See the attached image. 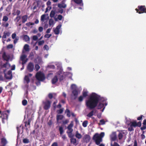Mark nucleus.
Instances as JSON below:
<instances>
[{
  "instance_id": "obj_1",
  "label": "nucleus",
  "mask_w": 146,
  "mask_h": 146,
  "mask_svg": "<svg viewBox=\"0 0 146 146\" xmlns=\"http://www.w3.org/2000/svg\"><path fill=\"white\" fill-rule=\"evenodd\" d=\"M100 100L99 96L95 93H92L89 99L86 101V106L90 109H93L97 106Z\"/></svg>"
},
{
  "instance_id": "obj_2",
  "label": "nucleus",
  "mask_w": 146,
  "mask_h": 146,
  "mask_svg": "<svg viewBox=\"0 0 146 146\" xmlns=\"http://www.w3.org/2000/svg\"><path fill=\"white\" fill-rule=\"evenodd\" d=\"M130 123V126L128 129V131H133L134 130L133 127H135L137 126L140 127L141 125V123L140 121H138L137 123L136 121H131Z\"/></svg>"
},
{
  "instance_id": "obj_3",
  "label": "nucleus",
  "mask_w": 146,
  "mask_h": 146,
  "mask_svg": "<svg viewBox=\"0 0 146 146\" xmlns=\"http://www.w3.org/2000/svg\"><path fill=\"white\" fill-rule=\"evenodd\" d=\"M92 139L95 142L96 144L99 145L102 141V139L100 138L98 136V133H95L93 136Z\"/></svg>"
},
{
  "instance_id": "obj_4",
  "label": "nucleus",
  "mask_w": 146,
  "mask_h": 146,
  "mask_svg": "<svg viewBox=\"0 0 146 146\" xmlns=\"http://www.w3.org/2000/svg\"><path fill=\"white\" fill-rule=\"evenodd\" d=\"M35 77L37 80L39 81H43L45 79L44 74L41 72H37L35 75Z\"/></svg>"
},
{
  "instance_id": "obj_5",
  "label": "nucleus",
  "mask_w": 146,
  "mask_h": 146,
  "mask_svg": "<svg viewBox=\"0 0 146 146\" xmlns=\"http://www.w3.org/2000/svg\"><path fill=\"white\" fill-rule=\"evenodd\" d=\"M135 10L139 14L146 13V8L145 5L139 6L138 9L136 8Z\"/></svg>"
},
{
  "instance_id": "obj_6",
  "label": "nucleus",
  "mask_w": 146,
  "mask_h": 146,
  "mask_svg": "<svg viewBox=\"0 0 146 146\" xmlns=\"http://www.w3.org/2000/svg\"><path fill=\"white\" fill-rule=\"evenodd\" d=\"M51 104V102L49 100H47L46 101L43 102L44 109L47 110L49 109L50 107Z\"/></svg>"
},
{
  "instance_id": "obj_7",
  "label": "nucleus",
  "mask_w": 146,
  "mask_h": 146,
  "mask_svg": "<svg viewBox=\"0 0 146 146\" xmlns=\"http://www.w3.org/2000/svg\"><path fill=\"white\" fill-rule=\"evenodd\" d=\"M27 69L29 72H33L34 69V64L32 62H29L27 66Z\"/></svg>"
},
{
  "instance_id": "obj_8",
  "label": "nucleus",
  "mask_w": 146,
  "mask_h": 146,
  "mask_svg": "<svg viewBox=\"0 0 146 146\" xmlns=\"http://www.w3.org/2000/svg\"><path fill=\"white\" fill-rule=\"evenodd\" d=\"M27 56L25 54L22 55L20 58V60L22 61V64L24 65L27 61L28 59L27 58Z\"/></svg>"
},
{
  "instance_id": "obj_9",
  "label": "nucleus",
  "mask_w": 146,
  "mask_h": 146,
  "mask_svg": "<svg viewBox=\"0 0 146 146\" xmlns=\"http://www.w3.org/2000/svg\"><path fill=\"white\" fill-rule=\"evenodd\" d=\"M2 57L4 60L9 62L10 58V56L9 55H7L5 52H4L2 55Z\"/></svg>"
},
{
  "instance_id": "obj_10",
  "label": "nucleus",
  "mask_w": 146,
  "mask_h": 146,
  "mask_svg": "<svg viewBox=\"0 0 146 146\" xmlns=\"http://www.w3.org/2000/svg\"><path fill=\"white\" fill-rule=\"evenodd\" d=\"M61 27V25L60 24L57 26L56 28L54 30V32L56 35H58L59 33V29H60Z\"/></svg>"
},
{
  "instance_id": "obj_11",
  "label": "nucleus",
  "mask_w": 146,
  "mask_h": 146,
  "mask_svg": "<svg viewBox=\"0 0 146 146\" xmlns=\"http://www.w3.org/2000/svg\"><path fill=\"white\" fill-rule=\"evenodd\" d=\"M90 136L87 134L85 135L84 137V140L86 143H88L90 141Z\"/></svg>"
},
{
  "instance_id": "obj_12",
  "label": "nucleus",
  "mask_w": 146,
  "mask_h": 146,
  "mask_svg": "<svg viewBox=\"0 0 146 146\" xmlns=\"http://www.w3.org/2000/svg\"><path fill=\"white\" fill-rule=\"evenodd\" d=\"M8 116V114L6 113V112H4L1 114V117H2V118H3V119H5L6 120H7Z\"/></svg>"
},
{
  "instance_id": "obj_13",
  "label": "nucleus",
  "mask_w": 146,
  "mask_h": 146,
  "mask_svg": "<svg viewBox=\"0 0 146 146\" xmlns=\"http://www.w3.org/2000/svg\"><path fill=\"white\" fill-rule=\"evenodd\" d=\"M8 62H7L3 64H0V66L1 68H7V66L8 65L9 67L10 66V64Z\"/></svg>"
},
{
  "instance_id": "obj_14",
  "label": "nucleus",
  "mask_w": 146,
  "mask_h": 146,
  "mask_svg": "<svg viewBox=\"0 0 146 146\" xmlns=\"http://www.w3.org/2000/svg\"><path fill=\"white\" fill-rule=\"evenodd\" d=\"M7 74L9 75V76H7L6 77V79H11L12 78V72L11 70L8 71Z\"/></svg>"
},
{
  "instance_id": "obj_15",
  "label": "nucleus",
  "mask_w": 146,
  "mask_h": 146,
  "mask_svg": "<svg viewBox=\"0 0 146 146\" xmlns=\"http://www.w3.org/2000/svg\"><path fill=\"white\" fill-rule=\"evenodd\" d=\"M72 94H73L74 96V99H75L78 95V91L76 89L73 90L72 91Z\"/></svg>"
},
{
  "instance_id": "obj_16",
  "label": "nucleus",
  "mask_w": 146,
  "mask_h": 146,
  "mask_svg": "<svg viewBox=\"0 0 146 146\" xmlns=\"http://www.w3.org/2000/svg\"><path fill=\"white\" fill-rule=\"evenodd\" d=\"M143 127L140 128L141 130H145L146 129V119H145L143 120Z\"/></svg>"
},
{
  "instance_id": "obj_17",
  "label": "nucleus",
  "mask_w": 146,
  "mask_h": 146,
  "mask_svg": "<svg viewBox=\"0 0 146 146\" xmlns=\"http://www.w3.org/2000/svg\"><path fill=\"white\" fill-rule=\"evenodd\" d=\"M58 81V78L56 76H55L52 79V84H55Z\"/></svg>"
},
{
  "instance_id": "obj_18",
  "label": "nucleus",
  "mask_w": 146,
  "mask_h": 146,
  "mask_svg": "<svg viewBox=\"0 0 146 146\" xmlns=\"http://www.w3.org/2000/svg\"><path fill=\"white\" fill-rule=\"evenodd\" d=\"M27 15H24L22 17V22L24 23L27 21Z\"/></svg>"
},
{
  "instance_id": "obj_19",
  "label": "nucleus",
  "mask_w": 146,
  "mask_h": 146,
  "mask_svg": "<svg viewBox=\"0 0 146 146\" xmlns=\"http://www.w3.org/2000/svg\"><path fill=\"white\" fill-rule=\"evenodd\" d=\"M58 7L60 8H65L66 7V4L63 3L62 1V3L58 4Z\"/></svg>"
},
{
  "instance_id": "obj_20",
  "label": "nucleus",
  "mask_w": 146,
  "mask_h": 146,
  "mask_svg": "<svg viewBox=\"0 0 146 146\" xmlns=\"http://www.w3.org/2000/svg\"><path fill=\"white\" fill-rule=\"evenodd\" d=\"M1 143L3 145L2 146H5L7 143V141L6 139L4 138H2L1 139Z\"/></svg>"
},
{
  "instance_id": "obj_21",
  "label": "nucleus",
  "mask_w": 146,
  "mask_h": 146,
  "mask_svg": "<svg viewBox=\"0 0 146 146\" xmlns=\"http://www.w3.org/2000/svg\"><path fill=\"white\" fill-rule=\"evenodd\" d=\"M64 117V116L62 115H57L56 116V120L57 121H58L59 120H62L63 119Z\"/></svg>"
},
{
  "instance_id": "obj_22",
  "label": "nucleus",
  "mask_w": 146,
  "mask_h": 146,
  "mask_svg": "<svg viewBox=\"0 0 146 146\" xmlns=\"http://www.w3.org/2000/svg\"><path fill=\"white\" fill-rule=\"evenodd\" d=\"M23 39L26 42L29 41L30 40V38L27 35H24L23 36Z\"/></svg>"
},
{
  "instance_id": "obj_23",
  "label": "nucleus",
  "mask_w": 146,
  "mask_h": 146,
  "mask_svg": "<svg viewBox=\"0 0 146 146\" xmlns=\"http://www.w3.org/2000/svg\"><path fill=\"white\" fill-rule=\"evenodd\" d=\"M31 121V120L30 119H29L27 121H25L24 122L25 123V126L26 127H27V125H29V126H30V123Z\"/></svg>"
},
{
  "instance_id": "obj_24",
  "label": "nucleus",
  "mask_w": 146,
  "mask_h": 146,
  "mask_svg": "<svg viewBox=\"0 0 146 146\" xmlns=\"http://www.w3.org/2000/svg\"><path fill=\"white\" fill-rule=\"evenodd\" d=\"M76 137L78 139H80L82 137V135L78 133V131H76V133L75 135Z\"/></svg>"
},
{
  "instance_id": "obj_25",
  "label": "nucleus",
  "mask_w": 146,
  "mask_h": 146,
  "mask_svg": "<svg viewBox=\"0 0 146 146\" xmlns=\"http://www.w3.org/2000/svg\"><path fill=\"white\" fill-rule=\"evenodd\" d=\"M24 48L26 51H28L29 50V46L27 44H25L24 45Z\"/></svg>"
},
{
  "instance_id": "obj_26",
  "label": "nucleus",
  "mask_w": 146,
  "mask_h": 146,
  "mask_svg": "<svg viewBox=\"0 0 146 146\" xmlns=\"http://www.w3.org/2000/svg\"><path fill=\"white\" fill-rule=\"evenodd\" d=\"M70 143L73 144H75L76 142V139L72 138L70 139Z\"/></svg>"
},
{
  "instance_id": "obj_27",
  "label": "nucleus",
  "mask_w": 146,
  "mask_h": 146,
  "mask_svg": "<svg viewBox=\"0 0 146 146\" xmlns=\"http://www.w3.org/2000/svg\"><path fill=\"white\" fill-rule=\"evenodd\" d=\"M24 80L26 82L27 84H28L30 81L29 78V76H25V78Z\"/></svg>"
},
{
  "instance_id": "obj_28",
  "label": "nucleus",
  "mask_w": 146,
  "mask_h": 146,
  "mask_svg": "<svg viewBox=\"0 0 146 146\" xmlns=\"http://www.w3.org/2000/svg\"><path fill=\"white\" fill-rule=\"evenodd\" d=\"M104 106V104L101 103H99L97 107V108L98 109H100L102 108Z\"/></svg>"
},
{
  "instance_id": "obj_29",
  "label": "nucleus",
  "mask_w": 146,
  "mask_h": 146,
  "mask_svg": "<svg viewBox=\"0 0 146 146\" xmlns=\"http://www.w3.org/2000/svg\"><path fill=\"white\" fill-rule=\"evenodd\" d=\"M55 13L54 11L52 10L50 12V16L51 18L53 17L54 16Z\"/></svg>"
},
{
  "instance_id": "obj_30",
  "label": "nucleus",
  "mask_w": 146,
  "mask_h": 146,
  "mask_svg": "<svg viewBox=\"0 0 146 146\" xmlns=\"http://www.w3.org/2000/svg\"><path fill=\"white\" fill-rule=\"evenodd\" d=\"M94 111L93 110H92L87 115V116L89 117H91L94 115Z\"/></svg>"
},
{
  "instance_id": "obj_31",
  "label": "nucleus",
  "mask_w": 146,
  "mask_h": 146,
  "mask_svg": "<svg viewBox=\"0 0 146 146\" xmlns=\"http://www.w3.org/2000/svg\"><path fill=\"white\" fill-rule=\"evenodd\" d=\"M59 131H60V135H62L63 133L64 132L63 128L62 127H59Z\"/></svg>"
},
{
  "instance_id": "obj_32",
  "label": "nucleus",
  "mask_w": 146,
  "mask_h": 146,
  "mask_svg": "<svg viewBox=\"0 0 146 146\" xmlns=\"http://www.w3.org/2000/svg\"><path fill=\"white\" fill-rule=\"evenodd\" d=\"M65 113H67V115L68 117H70V112L69 110L66 109L65 111Z\"/></svg>"
},
{
  "instance_id": "obj_33",
  "label": "nucleus",
  "mask_w": 146,
  "mask_h": 146,
  "mask_svg": "<svg viewBox=\"0 0 146 146\" xmlns=\"http://www.w3.org/2000/svg\"><path fill=\"white\" fill-rule=\"evenodd\" d=\"M73 1L75 3L78 4H81L82 3V0H73Z\"/></svg>"
},
{
  "instance_id": "obj_34",
  "label": "nucleus",
  "mask_w": 146,
  "mask_h": 146,
  "mask_svg": "<svg viewBox=\"0 0 146 146\" xmlns=\"http://www.w3.org/2000/svg\"><path fill=\"white\" fill-rule=\"evenodd\" d=\"M27 101L26 100L24 99L22 101V104L24 106H26L27 104Z\"/></svg>"
},
{
  "instance_id": "obj_35",
  "label": "nucleus",
  "mask_w": 146,
  "mask_h": 146,
  "mask_svg": "<svg viewBox=\"0 0 146 146\" xmlns=\"http://www.w3.org/2000/svg\"><path fill=\"white\" fill-rule=\"evenodd\" d=\"M46 15L45 14L42 15L41 17V21L44 22L46 19Z\"/></svg>"
},
{
  "instance_id": "obj_36",
  "label": "nucleus",
  "mask_w": 146,
  "mask_h": 146,
  "mask_svg": "<svg viewBox=\"0 0 146 146\" xmlns=\"http://www.w3.org/2000/svg\"><path fill=\"white\" fill-rule=\"evenodd\" d=\"M21 19V16H17L16 18L14 19L15 21H16L17 22H18Z\"/></svg>"
},
{
  "instance_id": "obj_37",
  "label": "nucleus",
  "mask_w": 146,
  "mask_h": 146,
  "mask_svg": "<svg viewBox=\"0 0 146 146\" xmlns=\"http://www.w3.org/2000/svg\"><path fill=\"white\" fill-rule=\"evenodd\" d=\"M88 123V121L87 120L85 121L82 123V126L84 127H86L87 126Z\"/></svg>"
},
{
  "instance_id": "obj_38",
  "label": "nucleus",
  "mask_w": 146,
  "mask_h": 146,
  "mask_svg": "<svg viewBox=\"0 0 146 146\" xmlns=\"http://www.w3.org/2000/svg\"><path fill=\"white\" fill-rule=\"evenodd\" d=\"M59 76H58L59 79L60 81H61L62 80L64 79V76L63 75H60L59 74Z\"/></svg>"
},
{
  "instance_id": "obj_39",
  "label": "nucleus",
  "mask_w": 146,
  "mask_h": 146,
  "mask_svg": "<svg viewBox=\"0 0 146 146\" xmlns=\"http://www.w3.org/2000/svg\"><path fill=\"white\" fill-rule=\"evenodd\" d=\"M123 134L121 133H119L118 137L119 139L121 140V139L123 137Z\"/></svg>"
},
{
  "instance_id": "obj_40",
  "label": "nucleus",
  "mask_w": 146,
  "mask_h": 146,
  "mask_svg": "<svg viewBox=\"0 0 146 146\" xmlns=\"http://www.w3.org/2000/svg\"><path fill=\"white\" fill-rule=\"evenodd\" d=\"M8 20V17L6 16H4L3 17V19H2V20L3 21H4L5 22L7 21Z\"/></svg>"
},
{
  "instance_id": "obj_41",
  "label": "nucleus",
  "mask_w": 146,
  "mask_h": 146,
  "mask_svg": "<svg viewBox=\"0 0 146 146\" xmlns=\"http://www.w3.org/2000/svg\"><path fill=\"white\" fill-rule=\"evenodd\" d=\"M63 111V108L60 109L57 111V113L58 114L62 113Z\"/></svg>"
},
{
  "instance_id": "obj_42",
  "label": "nucleus",
  "mask_w": 146,
  "mask_h": 146,
  "mask_svg": "<svg viewBox=\"0 0 146 146\" xmlns=\"http://www.w3.org/2000/svg\"><path fill=\"white\" fill-rule=\"evenodd\" d=\"M105 135L104 133V132H102L100 134H98L99 136L102 139V138Z\"/></svg>"
},
{
  "instance_id": "obj_43",
  "label": "nucleus",
  "mask_w": 146,
  "mask_h": 146,
  "mask_svg": "<svg viewBox=\"0 0 146 146\" xmlns=\"http://www.w3.org/2000/svg\"><path fill=\"white\" fill-rule=\"evenodd\" d=\"M23 142L25 143H27L29 142V140L27 138H25L23 139Z\"/></svg>"
},
{
  "instance_id": "obj_44",
  "label": "nucleus",
  "mask_w": 146,
  "mask_h": 146,
  "mask_svg": "<svg viewBox=\"0 0 146 146\" xmlns=\"http://www.w3.org/2000/svg\"><path fill=\"white\" fill-rule=\"evenodd\" d=\"M35 68L36 69V71H37L40 68V67L38 64H36L35 65Z\"/></svg>"
},
{
  "instance_id": "obj_45",
  "label": "nucleus",
  "mask_w": 146,
  "mask_h": 146,
  "mask_svg": "<svg viewBox=\"0 0 146 146\" xmlns=\"http://www.w3.org/2000/svg\"><path fill=\"white\" fill-rule=\"evenodd\" d=\"M21 126H20L19 127H17L18 135L19 134L21 133Z\"/></svg>"
},
{
  "instance_id": "obj_46",
  "label": "nucleus",
  "mask_w": 146,
  "mask_h": 146,
  "mask_svg": "<svg viewBox=\"0 0 146 146\" xmlns=\"http://www.w3.org/2000/svg\"><path fill=\"white\" fill-rule=\"evenodd\" d=\"M35 24L33 23L29 22L26 24V25L27 26L29 27L30 25H34Z\"/></svg>"
},
{
  "instance_id": "obj_47",
  "label": "nucleus",
  "mask_w": 146,
  "mask_h": 146,
  "mask_svg": "<svg viewBox=\"0 0 146 146\" xmlns=\"http://www.w3.org/2000/svg\"><path fill=\"white\" fill-rule=\"evenodd\" d=\"M73 126V124L72 122H71L70 124L68 126L67 129H72V128Z\"/></svg>"
},
{
  "instance_id": "obj_48",
  "label": "nucleus",
  "mask_w": 146,
  "mask_h": 146,
  "mask_svg": "<svg viewBox=\"0 0 146 146\" xmlns=\"http://www.w3.org/2000/svg\"><path fill=\"white\" fill-rule=\"evenodd\" d=\"M111 146H120V145L117 143L114 142L113 144L112 143H111Z\"/></svg>"
},
{
  "instance_id": "obj_49",
  "label": "nucleus",
  "mask_w": 146,
  "mask_h": 146,
  "mask_svg": "<svg viewBox=\"0 0 146 146\" xmlns=\"http://www.w3.org/2000/svg\"><path fill=\"white\" fill-rule=\"evenodd\" d=\"M42 3L40 1H38L36 2L37 6L39 7H40V5Z\"/></svg>"
},
{
  "instance_id": "obj_50",
  "label": "nucleus",
  "mask_w": 146,
  "mask_h": 146,
  "mask_svg": "<svg viewBox=\"0 0 146 146\" xmlns=\"http://www.w3.org/2000/svg\"><path fill=\"white\" fill-rule=\"evenodd\" d=\"M67 133L68 134V137L70 139L73 137L74 135L72 134V133Z\"/></svg>"
},
{
  "instance_id": "obj_51",
  "label": "nucleus",
  "mask_w": 146,
  "mask_h": 146,
  "mask_svg": "<svg viewBox=\"0 0 146 146\" xmlns=\"http://www.w3.org/2000/svg\"><path fill=\"white\" fill-rule=\"evenodd\" d=\"M52 36V35L51 34H46L44 35V37L45 38H50L51 36Z\"/></svg>"
},
{
  "instance_id": "obj_52",
  "label": "nucleus",
  "mask_w": 146,
  "mask_h": 146,
  "mask_svg": "<svg viewBox=\"0 0 146 146\" xmlns=\"http://www.w3.org/2000/svg\"><path fill=\"white\" fill-rule=\"evenodd\" d=\"M83 97H86L88 96V92L86 91L83 92L82 93Z\"/></svg>"
},
{
  "instance_id": "obj_53",
  "label": "nucleus",
  "mask_w": 146,
  "mask_h": 146,
  "mask_svg": "<svg viewBox=\"0 0 146 146\" xmlns=\"http://www.w3.org/2000/svg\"><path fill=\"white\" fill-rule=\"evenodd\" d=\"M54 21L53 19H50L49 22V24L50 25H51L53 24Z\"/></svg>"
},
{
  "instance_id": "obj_54",
  "label": "nucleus",
  "mask_w": 146,
  "mask_h": 146,
  "mask_svg": "<svg viewBox=\"0 0 146 146\" xmlns=\"http://www.w3.org/2000/svg\"><path fill=\"white\" fill-rule=\"evenodd\" d=\"M44 42V40L39 41L38 42V45L40 46L43 44Z\"/></svg>"
},
{
  "instance_id": "obj_55",
  "label": "nucleus",
  "mask_w": 146,
  "mask_h": 146,
  "mask_svg": "<svg viewBox=\"0 0 146 146\" xmlns=\"http://www.w3.org/2000/svg\"><path fill=\"white\" fill-rule=\"evenodd\" d=\"M68 130L66 131L67 133H72L73 131V129H67Z\"/></svg>"
},
{
  "instance_id": "obj_56",
  "label": "nucleus",
  "mask_w": 146,
  "mask_h": 146,
  "mask_svg": "<svg viewBox=\"0 0 146 146\" xmlns=\"http://www.w3.org/2000/svg\"><path fill=\"white\" fill-rule=\"evenodd\" d=\"M38 37L37 35H34L33 36V39L35 41H36L38 40Z\"/></svg>"
},
{
  "instance_id": "obj_57",
  "label": "nucleus",
  "mask_w": 146,
  "mask_h": 146,
  "mask_svg": "<svg viewBox=\"0 0 146 146\" xmlns=\"http://www.w3.org/2000/svg\"><path fill=\"white\" fill-rule=\"evenodd\" d=\"M7 47L8 49L12 48L13 47V45L12 44H9L7 46Z\"/></svg>"
},
{
  "instance_id": "obj_58",
  "label": "nucleus",
  "mask_w": 146,
  "mask_h": 146,
  "mask_svg": "<svg viewBox=\"0 0 146 146\" xmlns=\"http://www.w3.org/2000/svg\"><path fill=\"white\" fill-rule=\"evenodd\" d=\"M117 138V137L116 135H114L111 137V140L112 141H115Z\"/></svg>"
},
{
  "instance_id": "obj_59",
  "label": "nucleus",
  "mask_w": 146,
  "mask_h": 146,
  "mask_svg": "<svg viewBox=\"0 0 146 146\" xmlns=\"http://www.w3.org/2000/svg\"><path fill=\"white\" fill-rule=\"evenodd\" d=\"M83 97L82 96H80L78 98V101L80 102H81L83 101Z\"/></svg>"
},
{
  "instance_id": "obj_60",
  "label": "nucleus",
  "mask_w": 146,
  "mask_h": 146,
  "mask_svg": "<svg viewBox=\"0 0 146 146\" xmlns=\"http://www.w3.org/2000/svg\"><path fill=\"white\" fill-rule=\"evenodd\" d=\"M48 97L50 99H51L53 98V96L52 93H50L48 95Z\"/></svg>"
},
{
  "instance_id": "obj_61",
  "label": "nucleus",
  "mask_w": 146,
  "mask_h": 146,
  "mask_svg": "<svg viewBox=\"0 0 146 146\" xmlns=\"http://www.w3.org/2000/svg\"><path fill=\"white\" fill-rule=\"evenodd\" d=\"M63 18L62 16L61 15H58V16L57 18L60 21L62 20Z\"/></svg>"
},
{
  "instance_id": "obj_62",
  "label": "nucleus",
  "mask_w": 146,
  "mask_h": 146,
  "mask_svg": "<svg viewBox=\"0 0 146 146\" xmlns=\"http://www.w3.org/2000/svg\"><path fill=\"white\" fill-rule=\"evenodd\" d=\"M38 30L39 32H41L43 31V28L42 27H38Z\"/></svg>"
},
{
  "instance_id": "obj_63",
  "label": "nucleus",
  "mask_w": 146,
  "mask_h": 146,
  "mask_svg": "<svg viewBox=\"0 0 146 146\" xmlns=\"http://www.w3.org/2000/svg\"><path fill=\"white\" fill-rule=\"evenodd\" d=\"M100 122L101 123L102 125H104L105 124V122L103 119H101Z\"/></svg>"
},
{
  "instance_id": "obj_64",
  "label": "nucleus",
  "mask_w": 146,
  "mask_h": 146,
  "mask_svg": "<svg viewBox=\"0 0 146 146\" xmlns=\"http://www.w3.org/2000/svg\"><path fill=\"white\" fill-rule=\"evenodd\" d=\"M51 146H58V144L56 142H54L52 143Z\"/></svg>"
}]
</instances>
